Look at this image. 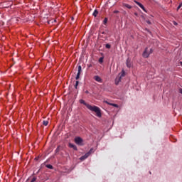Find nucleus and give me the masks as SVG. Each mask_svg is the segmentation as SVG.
I'll use <instances>...</instances> for the list:
<instances>
[{
  "label": "nucleus",
  "mask_w": 182,
  "mask_h": 182,
  "mask_svg": "<svg viewBox=\"0 0 182 182\" xmlns=\"http://www.w3.org/2000/svg\"><path fill=\"white\" fill-rule=\"evenodd\" d=\"M80 103H81V105H84L85 106H86V107H87L89 110L95 112L98 117H102V112H100V109L98 107L92 106L86 103V102H85V100H80Z\"/></svg>",
  "instance_id": "1"
},
{
  "label": "nucleus",
  "mask_w": 182,
  "mask_h": 182,
  "mask_svg": "<svg viewBox=\"0 0 182 182\" xmlns=\"http://www.w3.org/2000/svg\"><path fill=\"white\" fill-rule=\"evenodd\" d=\"M151 53H153V49H150L149 50V48H146L142 54L143 58H149V56H150V55H151Z\"/></svg>",
  "instance_id": "2"
},
{
  "label": "nucleus",
  "mask_w": 182,
  "mask_h": 182,
  "mask_svg": "<svg viewBox=\"0 0 182 182\" xmlns=\"http://www.w3.org/2000/svg\"><path fill=\"white\" fill-rule=\"evenodd\" d=\"M75 141L78 146H83V139L80 136H76Z\"/></svg>",
  "instance_id": "3"
},
{
  "label": "nucleus",
  "mask_w": 182,
  "mask_h": 182,
  "mask_svg": "<svg viewBox=\"0 0 182 182\" xmlns=\"http://www.w3.org/2000/svg\"><path fill=\"white\" fill-rule=\"evenodd\" d=\"M82 72V66L79 65L78 66V71H77V74L76 75V80H78L79 77H80V73Z\"/></svg>",
  "instance_id": "4"
},
{
  "label": "nucleus",
  "mask_w": 182,
  "mask_h": 182,
  "mask_svg": "<svg viewBox=\"0 0 182 182\" xmlns=\"http://www.w3.org/2000/svg\"><path fill=\"white\" fill-rule=\"evenodd\" d=\"M135 4H136V5L141 8V9H143V11H144V12L146 11V9L144 8V6H143V4H141L140 2L137 1H134Z\"/></svg>",
  "instance_id": "5"
},
{
  "label": "nucleus",
  "mask_w": 182,
  "mask_h": 182,
  "mask_svg": "<svg viewBox=\"0 0 182 182\" xmlns=\"http://www.w3.org/2000/svg\"><path fill=\"white\" fill-rule=\"evenodd\" d=\"M89 156H90L89 154L86 153L84 156L80 158V160H81V161H83L84 160H86V159H87Z\"/></svg>",
  "instance_id": "6"
},
{
  "label": "nucleus",
  "mask_w": 182,
  "mask_h": 182,
  "mask_svg": "<svg viewBox=\"0 0 182 182\" xmlns=\"http://www.w3.org/2000/svg\"><path fill=\"white\" fill-rule=\"evenodd\" d=\"M105 103H107V105H109V106H113L114 107L119 108V105L117 104L110 103L107 101H104Z\"/></svg>",
  "instance_id": "7"
},
{
  "label": "nucleus",
  "mask_w": 182,
  "mask_h": 182,
  "mask_svg": "<svg viewBox=\"0 0 182 182\" xmlns=\"http://www.w3.org/2000/svg\"><path fill=\"white\" fill-rule=\"evenodd\" d=\"M95 80H96V82H99L100 83L102 82V78H100V77H99V75H96L94 77Z\"/></svg>",
  "instance_id": "8"
},
{
  "label": "nucleus",
  "mask_w": 182,
  "mask_h": 182,
  "mask_svg": "<svg viewBox=\"0 0 182 182\" xmlns=\"http://www.w3.org/2000/svg\"><path fill=\"white\" fill-rule=\"evenodd\" d=\"M122 80L121 77H117L115 79V85H119L120 83V81Z\"/></svg>",
  "instance_id": "9"
},
{
  "label": "nucleus",
  "mask_w": 182,
  "mask_h": 182,
  "mask_svg": "<svg viewBox=\"0 0 182 182\" xmlns=\"http://www.w3.org/2000/svg\"><path fill=\"white\" fill-rule=\"evenodd\" d=\"M126 64H127V68H132V62L130 61L129 58H128L127 60Z\"/></svg>",
  "instance_id": "10"
},
{
  "label": "nucleus",
  "mask_w": 182,
  "mask_h": 182,
  "mask_svg": "<svg viewBox=\"0 0 182 182\" xmlns=\"http://www.w3.org/2000/svg\"><path fill=\"white\" fill-rule=\"evenodd\" d=\"M125 75H126V73L124 72V70H122V73L119 74L118 77H121L122 79V77H124Z\"/></svg>",
  "instance_id": "11"
},
{
  "label": "nucleus",
  "mask_w": 182,
  "mask_h": 182,
  "mask_svg": "<svg viewBox=\"0 0 182 182\" xmlns=\"http://www.w3.org/2000/svg\"><path fill=\"white\" fill-rule=\"evenodd\" d=\"M69 147H71V149H74V150H77V147L73 144H69Z\"/></svg>",
  "instance_id": "12"
},
{
  "label": "nucleus",
  "mask_w": 182,
  "mask_h": 182,
  "mask_svg": "<svg viewBox=\"0 0 182 182\" xmlns=\"http://www.w3.org/2000/svg\"><path fill=\"white\" fill-rule=\"evenodd\" d=\"M123 6H124L125 8H127L128 9H132V6H130L127 4H124Z\"/></svg>",
  "instance_id": "13"
},
{
  "label": "nucleus",
  "mask_w": 182,
  "mask_h": 182,
  "mask_svg": "<svg viewBox=\"0 0 182 182\" xmlns=\"http://www.w3.org/2000/svg\"><path fill=\"white\" fill-rule=\"evenodd\" d=\"M97 14H99V11H97V10H95L92 15L96 18L97 16Z\"/></svg>",
  "instance_id": "14"
},
{
  "label": "nucleus",
  "mask_w": 182,
  "mask_h": 182,
  "mask_svg": "<svg viewBox=\"0 0 182 182\" xmlns=\"http://www.w3.org/2000/svg\"><path fill=\"white\" fill-rule=\"evenodd\" d=\"M92 153H95V149L93 148L90 149V150L88 152H87V154H89V156H90Z\"/></svg>",
  "instance_id": "15"
},
{
  "label": "nucleus",
  "mask_w": 182,
  "mask_h": 182,
  "mask_svg": "<svg viewBox=\"0 0 182 182\" xmlns=\"http://www.w3.org/2000/svg\"><path fill=\"white\" fill-rule=\"evenodd\" d=\"M46 167H47V168H50V170L53 169V166L50 164L46 165Z\"/></svg>",
  "instance_id": "16"
},
{
  "label": "nucleus",
  "mask_w": 182,
  "mask_h": 182,
  "mask_svg": "<svg viewBox=\"0 0 182 182\" xmlns=\"http://www.w3.org/2000/svg\"><path fill=\"white\" fill-rule=\"evenodd\" d=\"M43 124L44 126H48V124H49V122H48V121H43Z\"/></svg>",
  "instance_id": "17"
},
{
  "label": "nucleus",
  "mask_w": 182,
  "mask_h": 182,
  "mask_svg": "<svg viewBox=\"0 0 182 182\" xmlns=\"http://www.w3.org/2000/svg\"><path fill=\"white\" fill-rule=\"evenodd\" d=\"M103 23H104L105 25H106V23H107V18H105L104 19Z\"/></svg>",
  "instance_id": "18"
},
{
  "label": "nucleus",
  "mask_w": 182,
  "mask_h": 182,
  "mask_svg": "<svg viewBox=\"0 0 182 182\" xmlns=\"http://www.w3.org/2000/svg\"><path fill=\"white\" fill-rule=\"evenodd\" d=\"M105 48H107V49H110L111 48L110 44H106Z\"/></svg>",
  "instance_id": "19"
},
{
  "label": "nucleus",
  "mask_w": 182,
  "mask_h": 182,
  "mask_svg": "<svg viewBox=\"0 0 182 182\" xmlns=\"http://www.w3.org/2000/svg\"><path fill=\"white\" fill-rule=\"evenodd\" d=\"M181 6H182V3H181V4L178 5V8H177V11H178V9H180V8H181Z\"/></svg>",
  "instance_id": "20"
},
{
  "label": "nucleus",
  "mask_w": 182,
  "mask_h": 182,
  "mask_svg": "<svg viewBox=\"0 0 182 182\" xmlns=\"http://www.w3.org/2000/svg\"><path fill=\"white\" fill-rule=\"evenodd\" d=\"M36 178L34 177V178H32L31 182H36Z\"/></svg>",
  "instance_id": "21"
},
{
  "label": "nucleus",
  "mask_w": 182,
  "mask_h": 182,
  "mask_svg": "<svg viewBox=\"0 0 182 182\" xmlns=\"http://www.w3.org/2000/svg\"><path fill=\"white\" fill-rule=\"evenodd\" d=\"M77 85H79V81H76V83H75V88L77 87Z\"/></svg>",
  "instance_id": "22"
},
{
  "label": "nucleus",
  "mask_w": 182,
  "mask_h": 182,
  "mask_svg": "<svg viewBox=\"0 0 182 182\" xmlns=\"http://www.w3.org/2000/svg\"><path fill=\"white\" fill-rule=\"evenodd\" d=\"M179 93H181L182 95V89H179Z\"/></svg>",
  "instance_id": "23"
},
{
  "label": "nucleus",
  "mask_w": 182,
  "mask_h": 182,
  "mask_svg": "<svg viewBox=\"0 0 182 182\" xmlns=\"http://www.w3.org/2000/svg\"><path fill=\"white\" fill-rule=\"evenodd\" d=\"M173 25L177 26V22L173 21Z\"/></svg>",
  "instance_id": "24"
},
{
  "label": "nucleus",
  "mask_w": 182,
  "mask_h": 182,
  "mask_svg": "<svg viewBox=\"0 0 182 182\" xmlns=\"http://www.w3.org/2000/svg\"><path fill=\"white\" fill-rule=\"evenodd\" d=\"M100 62H103V58H100Z\"/></svg>",
  "instance_id": "25"
},
{
  "label": "nucleus",
  "mask_w": 182,
  "mask_h": 182,
  "mask_svg": "<svg viewBox=\"0 0 182 182\" xmlns=\"http://www.w3.org/2000/svg\"><path fill=\"white\" fill-rule=\"evenodd\" d=\"M56 152L59 151V148H57L55 150Z\"/></svg>",
  "instance_id": "26"
},
{
  "label": "nucleus",
  "mask_w": 182,
  "mask_h": 182,
  "mask_svg": "<svg viewBox=\"0 0 182 182\" xmlns=\"http://www.w3.org/2000/svg\"><path fill=\"white\" fill-rule=\"evenodd\" d=\"M114 12V14H117V13H119V11H115Z\"/></svg>",
  "instance_id": "27"
},
{
  "label": "nucleus",
  "mask_w": 182,
  "mask_h": 182,
  "mask_svg": "<svg viewBox=\"0 0 182 182\" xmlns=\"http://www.w3.org/2000/svg\"><path fill=\"white\" fill-rule=\"evenodd\" d=\"M147 23H149V25H150V23H151L150 22V21H148Z\"/></svg>",
  "instance_id": "28"
},
{
  "label": "nucleus",
  "mask_w": 182,
  "mask_h": 182,
  "mask_svg": "<svg viewBox=\"0 0 182 182\" xmlns=\"http://www.w3.org/2000/svg\"><path fill=\"white\" fill-rule=\"evenodd\" d=\"M85 93H87H87H89V91H87H87H85Z\"/></svg>",
  "instance_id": "29"
}]
</instances>
